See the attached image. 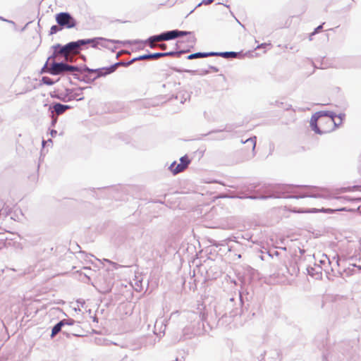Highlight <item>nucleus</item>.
<instances>
[{
	"label": "nucleus",
	"instance_id": "obj_1",
	"mask_svg": "<svg viewBox=\"0 0 361 361\" xmlns=\"http://www.w3.org/2000/svg\"><path fill=\"white\" fill-rule=\"evenodd\" d=\"M298 185H286L278 187L275 190L273 195H262L259 197L257 196H248L247 198H250L252 200L255 199H261V200H267L268 198L274 197V198H304V197H322L318 192H314L316 188L314 187H307L303 186L304 191L298 192H296V189L298 188Z\"/></svg>",
	"mask_w": 361,
	"mask_h": 361
},
{
	"label": "nucleus",
	"instance_id": "obj_2",
	"mask_svg": "<svg viewBox=\"0 0 361 361\" xmlns=\"http://www.w3.org/2000/svg\"><path fill=\"white\" fill-rule=\"evenodd\" d=\"M336 116V114L331 111H320L316 112L312 115L310 120V126L312 130L314 131L315 133L319 135H322L330 132L331 130V129L319 127L317 124V122L319 121L320 126L322 123H328L331 126L334 125L335 127H336L341 123L342 120L343 118H345V114H341L338 116L341 120L339 123H337L334 121V118Z\"/></svg>",
	"mask_w": 361,
	"mask_h": 361
},
{
	"label": "nucleus",
	"instance_id": "obj_3",
	"mask_svg": "<svg viewBox=\"0 0 361 361\" xmlns=\"http://www.w3.org/2000/svg\"><path fill=\"white\" fill-rule=\"evenodd\" d=\"M181 317L186 319L190 323L183 330V336L185 339L202 333L204 315L201 316L200 314L195 312H186L183 313Z\"/></svg>",
	"mask_w": 361,
	"mask_h": 361
},
{
	"label": "nucleus",
	"instance_id": "obj_4",
	"mask_svg": "<svg viewBox=\"0 0 361 361\" xmlns=\"http://www.w3.org/2000/svg\"><path fill=\"white\" fill-rule=\"evenodd\" d=\"M243 304V302L240 293L235 298H231L226 304V309L228 310V314H231V317H235L240 314Z\"/></svg>",
	"mask_w": 361,
	"mask_h": 361
},
{
	"label": "nucleus",
	"instance_id": "obj_5",
	"mask_svg": "<svg viewBox=\"0 0 361 361\" xmlns=\"http://www.w3.org/2000/svg\"><path fill=\"white\" fill-rule=\"evenodd\" d=\"M189 51V50H180L176 51H169V52H157L153 54H147L141 55L136 57L137 61L146 60V59H158L164 56H177L179 57L181 54Z\"/></svg>",
	"mask_w": 361,
	"mask_h": 361
},
{
	"label": "nucleus",
	"instance_id": "obj_6",
	"mask_svg": "<svg viewBox=\"0 0 361 361\" xmlns=\"http://www.w3.org/2000/svg\"><path fill=\"white\" fill-rule=\"evenodd\" d=\"M56 20L61 27L73 28L76 25V21L73 16L67 12H61L56 16Z\"/></svg>",
	"mask_w": 361,
	"mask_h": 361
},
{
	"label": "nucleus",
	"instance_id": "obj_7",
	"mask_svg": "<svg viewBox=\"0 0 361 361\" xmlns=\"http://www.w3.org/2000/svg\"><path fill=\"white\" fill-rule=\"evenodd\" d=\"M67 63L66 62H56L53 61L50 62L49 67L44 72H47L53 75H63L67 73Z\"/></svg>",
	"mask_w": 361,
	"mask_h": 361
},
{
	"label": "nucleus",
	"instance_id": "obj_8",
	"mask_svg": "<svg viewBox=\"0 0 361 361\" xmlns=\"http://www.w3.org/2000/svg\"><path fill=\"white\" fill-rule=\"evenodd\" d=\"M93 40H88L87 39H79L75 42H71L65 45L67 53L78 54L83 45L89 44Z\"/></svg>",
	"mask_w": 361,
	"mask_h": 361
},
{
	"label": "nucleus",
	"instance_id": "obj_9",
	"mask_svg": "<svg viewBox=\"0 0 361 361\" xmlns=\"http://www.w3.org/2000/svg\"><path fill=\"white\" fill-rule=\"evenodd\" d=\"M111 66L109 67H104V68H97V69L90 68L89 67H87L86 66H85L83 67V71L85 72H87L88 73H97L96 77H94L92 79V80H94L100 77H104V76H106L109 74L114 73V71H111Z\"/></svg>",
	"mask_w": 361,
	"mask_h": 361
},
{
	"label": "nucleus",
	"instance_id": "obj_10",
	"mask_svg": "<svg viewBox=\"0 0 361 361\" xmlns=\"http://www.w3.org/2000/svg\"><path fill=\"white\" fill-rule=\"evenodd\" d=\"M74 323L75 321L72 319L61 320L52 328L51 336L52 338L54 337L58 333L62 331L63 327H66V326H71Z\"/></svg>",
	"mask_w": 361,
	"mask_h": 361
},
{
	"label": "nucleus",
	"instance_id": "obj_11",
	"mask_svg": "<svg viewBox=\"0 0 361 361\" xmlns=\"http://www.w3.org/2000/svg\"><path fill=\"white\" fill-rule=\"evenodd\" d=\"M88 40H94L92 42H90V44L92 45L93 48H97L98 45H100L102 47L109 48L107 43H120V41L115 39H108L104 37H94L92 39H87Z\"/></svg>",
	"mask_w": 361,
	"mask_h": 361
},
{
	"label": "nucleus",
	"instance_id": "obj_12",
	"mask_svg": "<svg viewBox=\"0 0 361 361\" xmlns=\"http://www.w3.org/2000/svg\"><path fill=\"white\" fill-rule=\"evenodd\" d=\"M167 321L165 319H158L156 320L154 326V334L157 336H161L164 335L166 328Z\"/></svg>",
	"mask_w": 361,
	"mask_h": 361
},
{
	"label": "nucleus",
	"instance_id": "obj_13",
	"mask_svg": "<svg viewBox=\"0 0 361 361\" xmlns=\"http://www.w3.org/2000/svg\"><path fill=\"white\" fill-rule=\"evenodd\" d=\"M54 97L63 102H68L75 99V97L72 96L71 89H66L65 92H58Z\"/></svg>",
	"mask_w": 361,
	"mask_h": 361
},
{
	"label": "nucleus",
	"instance_id": "obj_14",
	"mask_svg": "<svg viewBox=\"0 0 361 361\" xmlns=\"http://www.w3.org/2000/svg\"><path fill=\"white\" fill-rule=\"evenodd\" d=\"M71 108V106L69 105H65L61 103H54L51 106H50L49 109L51 110V114L56 113L57 115H61Z\"/></svg>",
	"mask_w": 361,
	"mask_h": 361
},
{
	"label": "nucleus",
	"instance_id": "obj_15",
	"mask_svg": "<svg viewBox=\"0 0 361 361\" xmlns=\"http://www.w3.org/2000/svg\"><path fill=\"white\" fill-rule=\"evenodd\" d=\"M162 86L167 89V90L171 94V97L169 98L170 99L176 95L177 90L179 89L180 83L170 80L164 83Z\"/></svg>",
	"mask_w": 361,
	"mask_h": 361
},
{
	"label": "nucleus",
	"instance_id": "obj_16",
	"mask_svg": "<svg viewBox=\"0 0 361 361\" xmlns=\"http://www.w3.org/2000/svg\"><path fill=\"white\" fill-rule=\"evenodd\" d=\"M233 317H231V314L228 315L227 312H225L221 317L219 319L217 322V326L219 327H226L232 321V318Z\"/></svg>",
	"mask_w": 361,
	"mask_h": 361
},
{
	"label": "nucleus",
	"instance_id": "obj_17",
	"mask_svg": "<svg viewBox=\"0 0 361 361\" xmlns=\"http://www.w3.org/2000/svg\"><path fill=\"white\" fill-rule=\"evenodd\" d=\"M135 61H137L136 57L133 58V59H131L130 61H127V62L122 61H119V62H117V63H114V64L111 66V71L115 72L116 70L119 66L128 67V66H130L131 64H133Z\"/></svg>",
	"mask_w": 361,
	"mask_h": 361
},
{
	"label": "nucleus",
	"instance_id": "obj_18",
	"mask_svg": "<svg viewBox=\"0 0 361 361\" xmlns=\"http://www.w3.org/2000/svg\"><path fill=\"white\" fill-rule=\"evenodd\" d=\"M169 169L173 175H176L183 171L185 169L183 167V164H181L180 163L177 164L176 162L174 161L170 165Z\"/></svg>",
	"mask_w": 361,
	"mask_h": 361
},
{
	"label": "nucleus",
	"instance_id": "obj_19",
	"mask_svg": "<svg viewBox=\"0 0 361 361\" xmlns=\"http://www.w3.org/2000/svg\"><path fill=\"white\" fill-rule=\"evenodd\" d=\"M53 50H54L55 54H57L59 56L61 55L65 56L66 59L68 57V53L66 49H65V45L61 46L60 44H56L51 47Z\"/></svg>",
	"mask_w": 361,
	"mask_h": 361
},
{
	"label": "nucleus",
	"instance_id": "obj_20",
	"mask_svg": "<svg viewBox=\"0 0 361 361\" xmlns=\"http://www.w3.org/2000/svg\"><path fill=\"white\" fill-rule=\"evenodd\" d=\"M212 54H213V56H221V57H224L226 59L235 58L239 54V53L235 52V51H224V52L212 51Z\"/></svg>",
	"mask_w": 361,
	"mask_h": 361
},
{
	"label": "nucleus",
	"instance_id": "obj_21",
	"mask_svg": "<svg viewBox=\"0 0 361 361\" xmlns=\"http://www.w3.org/2000/svg\"><path fill=\"white\" fill-rule=\"evenodd\" d=\"M207 56H213L212 51V52H197L194 54H191L187 56V59L189 60L198 59V58H204Z\"/></svg>",
	"mask_w": 361,
	"mask_h": 361
},
{
	"label": "nucleus",
	"instance_id": "obj_22",
	"mask_svg": "<svg viewBox=\"0 0 361 361\" xmlns=\"http://www.w3.org/2000/svg\"><path fill=\"white\" fill-rule=\"evenodd\" d=\"M176 99H180V103L183 104L185 101L190 99V94L187 91H181L178 93L176 92L174 96Z\"/></svg>",
	"mask_w": 361,
	"mask_h": 361
},
{
	"label": "nucleus",
	"instance_id": "obj_23",
	"mask_svg": "<svg viewBox=\"0 0 361 361\" xmlns=\"http://www.w3.org/2000/svg\"><path fill=\"white\" fill-rule=\"evenodd\" d=\"M256 137H252L247 139L245 141L242 140V143H244L246 145L247 147H251L252 150V156L255 155V149L256 147Z\"/></svg>",
	"mask_w": 361,
	"mask_h": 361
},
{
	"label": "nucleus",
	"instance_id": "obj_24",
	"mask_svg": "<svg viewBox=\"0 0 361 361\" xmlns=\"http://www.w3.org/2000/svg\"><path fill=\"white\" fill-rule=\"evenodd\" d=\"M164 41L171 40L176 38V30L163 32Z\"/></svg>",
	"mask_w": 361,
	"mask_h": 361
},
{
	"label": "nucleus",
	"instance_id": "obj_25",
	"mask_svg": "<svg viewBox=\"0 0 361 361\" xmlns=\"http://www.w3.org/2000/svg\"><path fill=\"white\" fill-rule=\"evenodd\" d=\"M160 41H164L163 32L149 37L147 40L146 42H160Z\"/></svg>",
	"mask_w": 361,
	"mask_h": 361
},
{
	"label": "nucleus",
	"instance_id": "obj_26",
	"mask_svg": "<svg viewBox=\"0 0 361 361\" xmlns=\"http://www.w3.org/2000/svg\"><path fill=\"white\" fill-rule=\"evenodd\" d=\"M59 55L57 54H55V51H54L53 54L48 58L46 63L44 64V67L42 68V71H44L47 69V67H49V65L50 62L55 61V59L57 58Z\"/></svg>",
	"mask_w": 361,
	"mask_h": 361
},
{
	"label": "nucleus",
	"instance_id": "obj_27",
	"mask_svg": "<svg viewBox=\"0 0 361 361\" xmlns=\"http://www.w3.org/2000/svg\"><path fill=\"white\" fill-rule=\"evenodd\" d=\"M66 68H67V73H73V72L82 73V72H85L83 71V68H79L78 66H71L68 63H67Z\"/></svg>",
	"mask_w": 361,
	"mask_h": 361
},
{
	"label": "nucleus",
	"instance_id": "obj_28",
	"mask_svg": "<svg viewBox=\"0 0 361 361\" xmlns=\"http://www.w3.org/2000/svg\"><path fill=\"white\" fill-rule=\"evenodd\" d=\"M180 161L181 164H183V167H185V169H186L188 167V166L189 165V164L190 163V160L186 155L182 157L180 159Z\"/></svg>",
	"mask_w": 361,
	"mask_h": 361
},
{
	"label": "nucleus",
	"instance_id": "obj_29",
	"mask_svg": "<svg viewBox=\"0 0 361 361\" xmlns=\"http://www.w3.org/2000/svg\"><path fill=\"white\" fill-rule=\"evenodd\" d=\"M310 212H314V213H316V212L333 213L334 212V210H333L331 209H324V208H322L321 209H312Z\"/></svg>",
	"mask_w": 361,
	"mask_h": 361
},
{
	"label": "nucleus",
	"instance_id": "obj_30",
	"mask_svg": "<svg viewBox=\"0 0 361 361\" xmlns=\"http://www.w3.org/2000/svg\"><path fill=\"white\" fill-rule=\"evenodd\" d=\"M176 38L180 37L186 36L188 35H192V32H190L182 31V30H176Z\"/></svg>",
	"mask_w": 361,
	"mask_h": 361
},
{
	"label": "nucleus",
	"instance_id": "obj_31",
	"mask_svg": "<svg viewBox=\"0 0 361 361\" xmlns=\"http://www.w3.org/2000/svg\"><path fill=\"white\" fill-rule=\"evenodd\" d=\"M42 81L44 84L47 85H52L54 83V80L51 78L47 76L42 77Z\"/></svg>",
	"mask_w": 361,
	"mask_h": 361
},
{
	"label": "nucleus",
	"instance_id": "obj_32",
	"mask_svg": "<svg viewBox=\"0 0 361 361\" xmlns=\"http://www.w3.org/2000/svg\"><path fill=\"white\" fill-rule=\"evenodd\" d=\"M61 30V27L59 26V24H58V25H52L50 29V35L56 34L58 32H59Z\"/></svg>",
	"mask_w": 361,
	"mask_h": 361
},
{
	"label": "nucleus",
	"instance_id": "obj_33",
	"mask_svg": "<svg viewBox=\"0 0 361 361\" xmlns=\"http://www.w3.org/2000/svg\"><path fill=\"white\" fill-rule=\"evenodd\" d=\"M70 326H66V327H63V329H62V332L63 334H66L68 337L71 334V335H75L73 333H70L69 332V329H68V327Z\"/></svg>",
	"mask_w": 361,
	"mask_h": 361
},
{
	"label": "nucleus",
	"instance_id": "obj_34",
	"mask_svg": "<svg viewBox=\"0 0 361 361\" xmlns=\"http://www.w3.org/2000/svg\"><path fill=\"white\" fill-rule=\"evenodd\" d=\"M214 0H202L198 5L197 6H201L202 4H204V5H209L210 4H212V2H214Z\"/></svg>",
	"mask_w": 361,
	"mask_h": 361
},
{
	"label": "nucleus",
	"instance_id": "obj_35",
	"mask_svg": "<svg viewBox=\"0 0 361 361\" xmlns=\"http://www.w3.org/2000/svg\"><path fill=\"white\" fill-rule=\"evenodd\" d=\"M52 114L51 115L52 120H51V126L52 127H54L56 123V122H57V117L54 116V114Z\"/></svg>",
	"mask_w": 361,
	"mask_h": 361
},
{
	"label": "nucleus",
	"instance_id": "obj_36",
	"mask_svg": "<svg viewBox=\"0 0 361 361\" xmlns=\"http://www.w3.org/2000/svg\"><path fill=\"white\" fill-rule=\"evenodd\" d=\"M80 95V93H78V92H75L73 93V92L72 91V96H74L75 97V99L78 100V101H81L84 98L83 97H80V98H78V97H79Z\"/></svg>",
	"mask_w": 361,
	"mask_h": 361
},
{
	"label": "nucleus",
	"instance_id": "obj_37",
	"mask_svg": "<svg viewBox=\"0 0 361 361\" xmlns=\"http://www.w3.org/2000/svg\"><path fill=\"white\" fill-rule=\"evenodd\" d=\"M106 261L108 262L109 263H110L115 269H118V267H121V265H119V264H116L115 262H111V261H110L109 259H106Z\"/></svg>",
	"mask_w": 361,
	"mask_h": 361
},
{
	"label": "nucleus",
	"instance_id": "obj_38",
	"mask_svg": "<svg viewBox=\"0 0 361 361\" xmlns=\"http://www.w3.org/2000/svg\"><path fill=\"white\" fill-rule=\"evenodd\" d=\"M209 69L210 72L218 73L219 71V69L217 67L213 66H209Z\"/></svg>",
	"mask_w": 361,
	"mask_h": 361
},
{
	"label": "nucleus",
	"instance_id": "obj_39",
	"mask_svg": "<svg viewBox=\"0 0 361 361\" xmlns=\"http://www.w3.org/2000/svg\"><path fill=\"white\" fill-rule=\"evenodd\" d=\"M195 41H196V39H195V36H193V35H191V36H190V37H188V42L189 43L192 44L195 43Z\"/></svg>",
	"mask_w": 361,
	"mask_h": 361
},
{
	"label": "nucleus",
	"instance_id": "obj_40",
	"mask_svg": "<svg viewBox=\"0 0 361 361\" xmlns=\"http://www.w3.org/2000/svg\"><path fill=\"white\" fill-rule=\"evenodd\" d=\"M324 23L322 25H319L318 27H317L314 31V32L312 33V35L314 34H316V33H318L322 29V26H323Z\"/></svg>",
	"mask_w": 361,
	"mask_h": 361
},
{
	"label": "nucleus",
	"instance_id": "obj_41",
	"mask_svg": "<svg viewBox=\"0 0 361 361\" xmlns=\"http://www.w3.org/2000/svg\"><path fill=\"white\" fill-rule=\"evenodd\" d=\"M268 45H270V44H267V43H262L259 45H258L257 47H256V49H261V48H264L266 47Z\"/></svg>",
	"mask_w": 361,
	"mask_h": 361
},
{
	"label": "nucleus",
	"instance_id": "obj_42",
	"mask_svg": "<svg viewBox=\"0 0 361 361\" xmlns=\"http://www.w3.org/2000/svg\"><path fill=\"white\" fill-rule=\"evenodd\" d=\"M157 47H159L162 50H165L166 49L167 45L166 44H158Z\"/></svg>",
	"mask_w": 361,
	"mask_h": 361
},
{
	"label": "nucleus",
	"instance_id": "obj_43",
	"mask_svg": "<svg viewBox=\"0 0 361 361\" xmlns=\"http://www.w3.org/2000/svg\"><path fill=\"white\" fill-rule=\"evenodd\" d=\"M145 43L147 44L150 48H154L157 46L154 44V42H146V41H145Z\"/></svg>",
	"mask_w": 361,
	"mask_h": 361
},
{
	"label": "nucleus",
	"instance_id": "obj_44",
	"mask_svg": "<svg viewBox=\"0 0 361 361\" xmlns=\"http://www.w3.org/2000/svg\"><path fill=\"white\" fill-rule=\"evenodd\" d=\"M57 134V131L56 130H51L50 131V135H51V137H55Z\"/></svg>",
	"mask_w": 361,
	"mask_h": 361
},
{
	"label": "nucleus",
	"instance_id": "obj_45",
	"mask_svg": "<svg viewBox=\"0 0 361 361\" xmlns=\"http://www.w3.org/2000/svg\"><path fill=\"white\" fill-rule=\"evenodd\" d=\"M179 313L178 311L176 312H173L171 314V317H170V319H173L174 318L176 315H178Z\"/></svg>",
	"mask_w": 361,
	"mask_h": 361
},
{
	"label": "nucleus",
	"instance_id": "obj_46",
	"mask_svg": "<svg viewBox=\"0 0 361 361\" xmlns=\"http://www.w3.org/2000/svg\"><path fill=\"white\" fill-rule=\"evenodd\" d=\"M47 142H48V143H50V142H51H51H52L51 139H49V140L47 141ZM45 143H46V142H45L44 140H43V141H42V145H43V146H44Z\"/></svg>",
	"mask_w": 361,
	"mask_h": 361
},
{
	"label": "nucleus",
	"instance_id": "obj_47",
	"mask_svg": "<svg viewBox=\"0 0 361 361\" xmlns=\"http://www.w3.org/2000/svg\"><path fill=\"white\" fill-rule=\"evenodd\" d=\"M210 73V71L209 70H205V71H202V75H206V74H208Z\"/></svg>",
	"mask_w": 361,
	"mask_h": 361
},
{
	"label": "nucleus",
	"instance_id": "obj_48",
	"mask_svg": "<svg viewBox=\"0 0 361 361\" xmlns=\"http://www.w3.org/2000/svg\"><path fill=\"white\" fill-rule=\"evenodd\" d=\"M338 259L336 260V264L338 265V256H337Z\"/></svg>",
	"mask_w": 361,
	"mask_h": 361
},
{
	"label": "nucleus",
	"instance_id": "obj_49",
	"mask_svg": "<svg viewBox=\"0 0 361 361\" xmlns=\"http://www.w3.org/2000/svg\"><path fill=\"white\" fill-rule=\"evenodd\" d=\"M324 260H321V263L324 264Z\"/></svg>",
	"mask_w": 361,
	"mask_h": 361
},
{
	"label": "nucleus",
	"instance_id": "obj_50",
	"mask_svg": "<svg viewBox=\"0 0 361 361\" xmlns=\"http://www.w3.org/2000/svg\"><path fill=\"white\" fill-rule=\"evenodd\" d=\"M216 314L218 316V312H217V310H216Z\"/></svg>",
	"mask_w": 361,
	"mask_h": 361
}]
</instances>
